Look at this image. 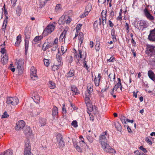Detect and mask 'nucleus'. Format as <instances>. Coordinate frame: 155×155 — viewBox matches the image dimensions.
<instances>
[{
  "label": "nucleus",
  "instance_id": "1",
  "mask_svg": "<svg viewBox=\"0 0 155 155\" xmlns=\"http://www.w3.org/2000/svg\"><path fill=\"white\" fill-rule=\"evenodd\" d=\"M75 51V56L77 60L79 61L80 59L83 62V65L84 67L87 70L88 69V66L87 64V61L85 60L86 56H84L82 55V51L80 50H78L77 52L75 49H74Z\"/></svg>",
  "mask_w": 155,
  "mask_h": 155
},
{
  "label": "nucleus",
  "instance_id": "2",
  "mask_svg": "<svg viewBox=\"0 0 155 155\" xmlns=\"http://www.w3.org/2000/svg\"><path fill=\"white\" fill-rule=\"evenodd\" d=\"M87 90L85 93L84 99L86 101H89L90 97L93 91V87L92 84L89 83L87 85Z\"/></svg>",
  "mask_w": 155,
  "mask_h": 155
},
{
  "label": "nucleus",
  "instance_id": "3",
  "mask_svg": "<svg viewBox=\"0 0 155 155\" xmlns=\"http://www.w3.org/2000/svg\"><path fill=\"white\" fill-rule=\"evenodd\" d=\"M146 52L148 56H151L155 54V46L150 45H147Z\"/></svg>",
  "mask_w": 155,
  "mask_h": 155
},
{
  "label": "nucleus",
  "instance_id": "4",
  "mask_svg": "<svg viewBox=\"0 0 155 155\" xmlns=\"http://www.w3.org/2000/svg\"><path fill=\"white\" fill-rule=\"evenodd\" d=\"M7 103L10 105L15 106L19 102L18 99L16 97H8L7 99Z\"/></svg>",
  "mask_w": 155,
  "mask_h": 155
},
{
  "label": "nucleus",
  "instance_id": "5",
  "mask_svg": "<svg viewBox=\"0 0 155 155\" xmlns=\"http://www.w3.org/2000/svg\"><path fill=\"white\" fill-rule=\"evenodd\" d=\"M85 101L87 109L89 111L92 112L94 114H96L97 112V109L95 106H93L91 104L90 99H89V101Z\"/></svg>",
  "mask_w": 155,
  "mask_h": 155
},
{
  "label": "nucleus",
  "instance_id": "6",
  "mask_svg": "<svg viewBox=\"0 0 155 155\" xmlns=\"http://www.w3.org/2000/svg\"><path fill=\"white\" fill-rule=\"evenodd\" d=\"M108 138V135L107 132L105 131L101 134L99 140L101 145L107 143V139Z\"/></svg>",
  "mask_w": 155,
  "mask_h": 155
},
{
  "label": "nucleus",
  "instance_id": "7",
  "mask_svg": "<svg viewBox=\"0 0 155 155\" xmlns=\"http://www.w3.org/2000/svg\"><path fill=\"white\" fill-rule=\"evenodd\" d=\"M101 145L104 151L113 153H115V150L112 148L107 143Z\"/></svg>",
  "mask_w": 155,
  "mask_h": 155
},
{
  "label": "nucleus",
  "instance_id": "8",
  "mask_svg": "<svg viewBox=\"0 0 155 155\" xmlns=\"http://www.w3.org/2000/svg\"><path fill=\"white\" fill-rule=\"evenodd\" d=\"M56 24L55 22H53L48 25L44 30V32L48 34L51 33L55 28Z\"/></svg>",
  "mask_w": 155,
  "mask_h": 155
},
{
  "label": "nucleus",
  "instance_id": "9",
  "mask_svg": "<svg viewBox=\"0 0 155 155\" xmlns=\"http://www.w3.org/2000/svg\"><path fill=\"white\" fill-rule=\"evenodd\" d=\"M25 125V123L23 120H19L16 123L15 129L17 130H21L24 127Z\"/></svg>",
  "mask_w": 155,
  "mask_h": 155
},
{
  "label": "nucleus",
  "instance_id": "10",
  "mask_svg": "<svg viewBox=\"0 0 155 155\" xmlns=\"http://www.w3.org/2000/svg\"><path fill=\"white\" fill-rule=\"evenodd\" d=\"M31 153V146L30 145V142L29 140H27L25 143L24 154L25 155L30 154Z\"/></svg>",
  "mask_w": 155,
  "mask_h": 155
},
{
  "label": "nucleus",
  "instance_id": "11",
  "mask_svg": "<svg viewBox=\"0 0 155 155\" xmlns=\"http://www.w3.org/2000/svg\"><path fill=\"white\" fill-rule=\"evenodd\" d=\"M16 63L17 64V68L18 72L20 74H21L23 72V61L22 60H18L16 62Z\"/></svg>",
  "mask_w": 155,
  "mask_h": 155
},
{
  "label": "nucleus",
  "instance_id": "12",
  "mask_svg": "<svg viewBox=\"0 0 155 155\" xmlns=\"http://www.w3.org/2000/svg\"><path fill=\"white\" fill-rule=\"evenodd\" d=\"M57 139L59 143V146L60 147H62L64 146V143L62 140V135L58 134L57 136Z\"/></svg>",
  "mask_w": 155,
  "mask_h": 155
},
{
  "label": "nucleus",
  "instance_id": "13",
  "mask_svg": "<svg viewBox=\"0 0 155 155\" xmlns=\"http://www.w3.org/2000/svg\"><path fill=\"white\" fill-rule=\"evenodd\" d=\"M148 38L151 41H155V28L150 31Z\"/></svg>",
  "mask_w": 155,
  "mask_h": 155
},
{
  "label": "nucleus",
  "instance_id": "14",
  "mask_svg": "<svg viewBox=\"0 0 155 155\" xmlns=\"http://www.w3.org/2000/svg\"><path fill=\"white\" fill-rule=\"evenodd\" d=\"M92 8V6L91 4H88L86 7V12H84L81 16V18H83L87 15Z\"/></svg>",
  "mask_w": 155,
  "mask_h": 155
},
{
  "label": "nucleus",
  "instance_id": "15",
  "mask_svg": "<svg viewBox=\"0 0 155 155\" xmlns=\"http://www.w3.org/2000/svg\"><path fill=\"white\" fill-rule=\"evenodd\" d=\"M143 12L145 15L148 20L150 21L154 20V17L150 14L147 8H145Z\"/></svg>",
  "mask_w": 155,
  "mask_h": 155
},
{
  "label": "nucleus",
  "instance_id": "16",
  "mask_svg": "<svg viewBox=\"0 0 155 155\" xmlns=\"http://www.w3.org/2000/svg\"><path fill=\"white\" fill-rule=\"evenodd\" d=\"M107 13V10H103L101 13L102 19V24L103 25H105L106 23Z\"/></svg>",
  "mask_w": 155,
  "mask_h": 155
},
{
  "label": "nucleus",
  "instance_id": "17",
  "mask_svg": "<svg viewBox=\"0 0 155 155\" xmlns=\"http://www.w3.org/2000/svg\"><path fill=\"white\" fill-rule=\"evenodd\" d=\"M101 19L99 18L98 20L95 21L94 24V27L95 31H97L101 28Z\"/></svg>",
  "mask_w": 155,
  "mask_h": 155
},
{
  "label": "nucleus",
  "instance_id": "18",
  "mask_svg": "<svg viewBox=\"0 0 155 155\" xmlns=\"http://www.w3.org/2000/svg\"><path fill=\"white\" fill-rule=\"evenodd\" d=\"M68 30V29L67 28H66L63 31L62 33L60 35V38H59V41L60 42H62L63 41V40L64 39V43H65V35L66 34L67 32V30Z\"/></svg>",
  "mask_w": 155,
  "mask_h": 155
},
{
  "label": "nucleus",
  "instance_id": "19",
  "mask_svg": "<svg viewBox=\"0 0 155 155\" xmlns=\"http://www.w3.org/2000/svg\"><path fill=\"white\" fill-rule=\"evenodd\" d=\"M24 132L25 135L30 136L32 134V130L29 126H27L24 128Z\"/></svg>",
  "mask_w": 155,
  "mask_h": 155
},
{
  "label": "nucleus",
  "instance_id": "20",
  "mask_svg": "<svg viewBox=\"0 0 155 155\" xmlns=\"http://www.w3.org/2000/svg\"><path fill=\"white\" fill-rule=\"evenodd\" d=\"M56 59L58 62V65H61L63 64V61L62 59L61 55L58 52V53L57 54Z\"/></svg>",
  "mask_w": 155,
  "mask_h": 155
},
{
  "label": "nucleus",
  "instance_id": "21",
  "mask_svg": "<svg viewBox=\"0 0 155 155\" xmlns=\"http://www.w3.org/2000/svg\"><path fill=\"white\" fill-rule=\"evenodd\" d=\"M118 83L115 85L114 87L113 88V90H115L116 91H117L118 88H120V90H122V86L121 84V81L120 78H118Z\"/></svg>",
  "mask_w": 155,
  "mask_h": 155
},
{
  "label": "nucleus",
  "instance_id": "22",
  "mask_svg": "<svg viewBox=\"0 0 155 155\" xmlns=\"http://www.w3.org/2000/svg\"><path fill=\"white\" fill-rule=\"evenodd\" d=\"M148 75L149 78L153 81L155 80V74L151 70L148 71Z\"/></svg>",
  "mask_w": 155,
  "mask_h": 155
},
{
  "label": "nucleus",
  "instance_id": "23",
  "mask_svg": "<svg viewBox=\"0 0 155 155\" xmlns=\"http://www.w3.org/2000/svg\"><path fill=\"white\" fill-rule=\"evenodd\" d=\"M13 153L12 150L10 149L0 153V155H12Z\"/></svg>",
  "mask_w": 155,
  "mask_h": 155
},
{
  "label": "nucleus",
  "instance_id": "24",
  "mask_svg": "<svg viewBox=\"0 0 155 155\" xmlns=\"http://www.w3.org/2000/svg\"><path fill=\"white\" fill-rule=\"evenodd\" d=\"M100 78L101 74H98L97 77H95V79H94V82L96 86H99L100 82Z\"/></svg>",
  "mask_w": 155,
  "mask_h": 155
},
{
  "label": "nucleus",
  "instance_id": "25",
  "mask_svg": "<svg viewBox=\"0 0 155 155\" xmlns=\"http://www.w3.org/2000/svg\"><path fill=\"white\" fill-rule=\"evenodd\" d=\"M71 90L73 92L74 94H79V91L77 88L74 85H72L70 88Z\"/></svg>",
  "mask_w": 155,
  "mask_h": 155
},
{
  "label": "nucleus",
  "instance_id": "26",
  "mask_svg": "<svg viewBox=\"0 0 155 155\" xmlns=\"http://www.w3.org/2000/svg\"><path fill=\"white\" fill-rule=\"evenodd\" d=\"M21 41V36L20 35H19L17 37L16 41L15 43V46L16 47L19 46Z\"/></svg>",
  "mask_w": 155,
  "mask_h": 155
},
{
  "label": "nucleus",
  "instance_id": "27",
  "mask_svg": "<svg viewBox=\"0 0 155 155\" xmlns=\"http://www.w3.org/2000/svg\"><path fill=\"white\" fill-rule=\"evenodd\" d=\"M65 15H64L61 16L59 19L58 23L60 25H62L65 23Z\"/></svg>",
  "mask_w": 155,
  "mask_h": 155
},
{
  "label": "nucleus",
  "instance_id": "28",
  "mask_svg": "<svg viewBox=\"0 0 155 155\" xmlns=\"http://www.w3.org/2000/svg\"><path fill=\"white\" fill-rule=\"evenodd\" d=\"M94 134H88L87 135V138L88 140L90 143H92L94 141V138L93 137H92Z\"/></svg>",
  "mask_w": 155,
  "mask_h": 155
},
{
  "label": "nucleus",
  "instance_id": "29",
  "mask_svg": "<svg viewBox=\"0 0 155 155\" xmlns=\"http://www.w3.org/2000/svg\"><path fill=\"white\" fill-rule=\"evenodd\" d=\"M1 61L3 64H6L8 61V55L5 54L4 56H3Z\"/></svg>",
  "mask_w": 155,
  "mask_h": 155
},
{
  "label": "nucleus",
  "instance_id": "30",
  "mask_svg": "<svg viewBox=\"0 0 155 155\" xmlns=\"http://www.w3.org/2000/svg\"><path fill=\"white\" fill-rule=\"evenodd\" d=\"M42 36H36L33 39V41L35 42V43H38L43 38Z\"/></svg>",
  "mask_w": 155,
  "mask_h": 155
},
{
  "label": "nucleus",
  "instance_id": "31",
  "mask_svg": "<svg viewBox=\"0 0 155 155\" xmlns=\"http://www.w3.org/2000/svg\"><path fill=\"white\" fill-rule=\"evenodd\" d=\"M32 99L35 103H39L40 98L38 95L34 96L32 97Z\"/></svg>",
  "mask_w": 155,
  "mask_h": 155
},
{
  "label": "nucleus",
  "instance_id": "32",
  "mask_svg": "<svg viewBox=\"0 0 155 155\" xmlns=\"http://www.w3.org/2000/svg\"><path fill=\"white\" fill-rule=\"evenodd\" d=\"M25 35L27 39H28L30 37V32L27 29H25Z\"/></svg>",
  "mask_w": 155,
  "mask_h": 155
},
{
  "label": "nucleus",
  "instance_id": "33",
  "mask_svg": "<svg viewBox=\"0 0 155 155\" xmlns=\"http://www.w3.org/2000/svg\"><path fill=\"white\" fill-rule=\"evenodd\" d=\"M58 108L54 106L53 108L52 114L53 116H55L58 114Z\"/></svg>",
  "mask_w": 155,
  "mask_h": 155
},
{
  "label": "nucleus",
  "instance_id": "34",
  "mask_svg": "<svg viewBox=\"0 0 155 155\" xmlns=\"http://www.w3.org/2000/svg\"><path fill=\"white\" fill-rule=\"evenodd\" d=\"M55 11L57 12H59L62 10L61 7L59 4H58L55 8Z\"/></svg>",
  "mask_w": 155,
  "mask_h": 155
},
{
  "label": "nucleus",
  "instance_id": "35",
  "mask_svg": "<svg viewBox=\"0 0 155 155\" xmlns=\"http://www.w3.org/2000/svg\"><path fill=\"white\" fill-rule=\"evenodd\" d=\"M61 49L62 55H63L67 51V48L66 46L65 45H62L61 47Z\"/></svg>",
  "mask_w": 155,
  "mask_h": 155
},
{
  "label": "nucleus",
  "instance_id": "36",
  "mask_svg": "<svg viewBox=\"0 0 155 155\" xmlns=\"http://www.w3.org/2000/svg\"><path fill=\"white\" fill-rule=\"evenodd\" d=\"M83 35L82 33H80L78 36V39L80 42V44L81 45L83 42Z\"/></svg>",
  "mask_w": 155,
  "mask_h": 155
},
{
  "label": "nucleus",
  "instance_id": "37",
  "mask_svg": "<svg viewBox=\"0 0 155 155\" xmlns=\"http://www.w3.org/2000/svg\"><path fill=\"white\" fill-rule=\"evenodd\" d=\"M108 76L111 81H114L115 79V74L114 73H110Z\"/></svg>",
  "mask_w": 155,
  "mask_h": 155
},
{
  "label": "nucleus",
  "instance_id": "38",
  "mask_svg": "<svg viewBox=\"0 0 155 155\" xmlns=\"http://www.w3.org/2000/svg\"><path fill=\"white\" fill-rule=\"evenodd\" d=\"M65 23L66 24H69L71 21V19L68 16L65 15Z\"/></svg>",
  "mask_w": 155,
  "mask_h": 155
},
{
  "label": "nucleus",
  "instance_id": "39",
  "mask_svg": "<svg viewBox=\"0 0 155 155\" xmlns=\"http://www.w3.org/2000/svg\"><path fill=\"white\" fill-rule=\"evenodd\" d=\"M73 145L75 148L76 150L78 152H81L82 150L79 146L76 143H73Z\"/></svg>",
  "mask_w": 155,
  "mask_h": 155
},
{
  "label": "nucleus",
  "instance_id": "40",
  "mask_svg": "<svg viewBox=\"0 0 155 155\" xmlns=\"http://www.w3.org/2000/svg\"><path fill=\"white\" fill-rule=\"evenodd\" d=\"M140 26H146L147 25V22L144 20H141L140 21Z\"/></svg>",
  "mask_w": 155,
  "mask_h": 155
},
{
  "label": "nucleus",
  "instance_id": "41",
  "mask_svg": "<svg viewBox=\"0 0 155 155\" xmlns=\"http://www.w3.org/2000/svg\"><path fill=\"white\" fill-rule=\"evenodd\" d=\"M49 86L50 88L54 89L55 87V84L52 81H50L49 83Z\"/></svg>",
  "mask_w": 155,
  "mask_h": 155
},
{
  "label": "nucleus",
  "instance_id": "42",
  "mask_svg": "<svg viewBox=\"0 0 155 155\" xmlns=\"http://www.w3.org/2000/svg\"><path fill=\"white\" fill-rule=\"evenodd\" d=\"M50 47V45L48 44L45 43L43 46V49L44 51H46Z\"/></svg>",
  "mask_w": 155,
  "mask_h": 155
},
{
  "label": "nucleus",
  "instance_id": "43",
  "mask_svg": "<svg viewBox=\"0 0 155 155\" xmlns=\"http://www.w3.org/2000/svg\"><path fill=\"white\" fill-rule=\"evenodd\" d=\"M82 26V25L80 24H78L77 25L76 28V32H77V31H78V30H80L81 29ZM78 35L76 33L75 35L74 38H75Z\"/></svg>",
  "mask_w": 155,
  "mask_h": 155
},
{
  "label": "nucleus",
  "instance_id": "44",
  "mask_svg": "<svg viewBox=\"0 0 155 155\" xmlns=\"http://www.w3.org/2000/svg\"><path fill=\"white\" fill-rule=\"evenodd\" d=\"M46 120L45 119H41L40 121V123L41 126H44L46 124Z\"/></svg>",
  "mask_w": 155,
  "mask_h": 155
},
{
  "label": "nucleus",
  "instance_id": "45",
  "mask_svg": "<svg viewBox=\"0 0 155 155\" xmlns=\"http://www.w3.org/2000/svg\"><path fill=\"white\" fill-rule=\"evenodd\" d=\"M30 74H36V69L33 66L31 68L30 70Z\"/></svg>",
  "mask_w": 155,
  "mask_h": 155
},
{
  "label": "nucleus",
  "instance_id": "46",
  "mask_svg": "<svg viewBox=\"0 0 155 155\" xmlns=\"http://www.w3.org/2000/svg\"><path fill=\"white\" fill-rule=\"evenodd\" d=\"M29 41L27 40L25 41V52H26L28 50V47Z\"/></svg>",
  "mask_w": 155,
  "mask_h": 155
},
{
  "label": "nucleus",
  "instance_id": "47",
  "mask_svg": "<svg viewBox=\"0 0 155 155\" xmlns=\"http://www.w3.org/2000/svg\"><path fill=\"white\" fill-rule=\"evenodd\" d=\"M120 120H121L123 124H126V118L124 116H122L120 118Z\"/></svg>",
  "mask_w": 155,
  "mask_h": 155
},
{
  "label": "nucleus",
  "instance_id": "48",
  "mask_svg": "<svg viewBox=\"0 0 155 155\" xmlns=\"http://www.w3.org/2000/svg\"><path fill=\"white\" fill-rule=\"evenodd\" d=\"M31 78L33 80H35L38 79V77L37 76L36 74H31Z\"/></svg>",
  "mask_w": 155,
  "mask_h": 155
},
{
  "label": "nucleus",
  "instance_id": "49",
  "mask_svg": "<svg viewBox=\"0 0 155 155\" xmlns=\"http://www.w3.org/2000/svg\"><path fill=\"white\" fill-rule=\"evenodd\" d=\"M45 3V2L40 0L39 3V8H42L43 6H44Z\"/></svg>",
  "mask_w": 155,
  "mask_h": 155
},
{
  "label": "nucleus",
  "instance_id": "50",
  "mask_svg": "<svg viewBox=\"0 0 155 155\" xmlns=\"http://www.w3.org/2000/svg\"><path fill=\"white\" fill-rule=\"evenodd\" d=\"M71 125L74 127H77L78 126V122L76 120H74L72 122Z\"/></svg>",
  "mask_w": 155,
  "mask_h": 155
},
{
  "label": "nucleus",
  "instance_id": "51",
  "mask_svg": "<svg viewBox=\"0 0 155 155\" xmlns=\"http://www.w3.org/2000/svg\"><path fill=\"white\" fill-rule=\"evenodd\" d=\"M44 62L45 65L47 67H48L49 65V61L48 59H44Z\"/></svg>",
  "mask_w": 155,
  "mask_h": 155
},
{
  "label": "nucleus",
  "instance_id": "52",
  "mask_svg": "<svg viewBox=\"0 0 155 155\" xmlns=\"http://www.w3.org/2000/svg\"><path fill=\"white\" fill-rule=\"evenodd\" d=\"M21 12V8L19 6H18L17 8V12L18 15H20Z\"/></svg>",
  "mask_w": 155,
  "mask_h": 155
},
{
  "label": "nucleus",
  "instance_id": "53",
  "mask_svg": "<svg viewBox=\"0 0 155 155\" xmlns=\"http://www.w3.org/2000/svg\"><path fill=\"white\" fill-rule=\"evenodd\" d=\"M74 74L73 72L72 71H69L67 74L68 77H70L74 76Z\"/></svg>",
  "mask_w": 155,
  "mask_h": 155
},
{
  "label": "nucleus",
  "instance_id": "54",
  "mask_svg": "<svg viewBox=\"0 0 155 155\" xmlns=\"http://www.w3.org/2000/svg\"><path fill=\"white\" fill-rule=\"evenodd\" d=\"M9 117L8 114L6 112H5L3 115L2 116V118H5L8 117Z\"/></svg>",
  "mask_w": 155,
  "mask_h": 155
},
{
  "label": "nucleus",
  "instance_id": "55",
  "mask_svg": "<svg viewBox=\"0 0 155 155\" xmlns=\"http://www.w3.org/2000/svg\"><path fill=\"white\" fill-rule=\"evenodd\" d=\"M95 48L97 51H99L100 49V45L99 44H97L95 46Z\"/></svg>",
  "mask_w": 155,
  "mask_h": 155
},
{
  "label": "nucleus",
  "instance_id": "56",
  "mask_svg": "<svg viewBox=\"0 0 155 155\" xmlns=\"http://www.w3.org/2000/svg\"><path fill=\"white\" fill-rule=\"evenodd\" d=\"M58 47V45L56 44H53L51 50L52 51H55Z\"/></svg>",
  "mask_w": 155,
  "mask_h": 155
},
{
  "label": "nucleus",
  "instance_id": "57",
  "mask_svg": "<svg viewBox=\"0 0 155 155\" xmlns=\"http://www.w3.org/2000/svg\"><path fill=\"white\" fill-rule=\"evenodd\" d=\"M80 138L81 139V140L80 142H82L83 143V146L86 145L84 141V139L83 138V137L82 136H80Z\"/></svg>",
  "mask_w": 155,
  "mask_h": 155
},
{
  "label": "nucleus",
  "instance_id": "58",
  "mask_svg": "<svg viewBox=\"0 0 155 155\" xmlns=\"http://www.w3.org/2000/svg\"><path fill=\"white\" fill-rule=\"evenodd\" d=\"M63 106V107H62V113L64 114H66V113L67 111L66 110L65 107V105L64 104H63L62 105Z\"/></svg>",
  "mask_w": 155,
  "mask_h": 155
},
{
  "label": "nucleus",
  "instance_id": "59",
  "mask_svg": "<svg viewBox=\"0 0 155 155\" xmlns=\"http://www.w3.org/2000/svg\"><path fill=\"white\" fill-rule=\"evenodd\" d=\"M145 140L149 144L151 145L152 144V141L149 139L148 138H146Z\"/></svg>",
  "mask_w": 155,
  "mask_h": 155
},
{
  "label": "nucleus",
  "instance_id": "60",
  "mask_svg": "<svg viewBox=\"0 0 155 155\" xmlns=\"http://www.w3.org/2000/svg\"><path fill=\"white\" fill-rule=\"evenodd\" d=\"M111 35L112 36V38L113 41L114 42H116V38L115 35H114V33H113V34L112 33L111 34Z\"/></svg>",
  "mask_w": 155,
  "mask_h": 155
},
{
  "label": "nucleus",
  "instance_id": "61",
  "mask_svg": "<svg viewBox=\"0 0 155 155\" xmlns=\"http://www.w3.org/2000/svg\"><path fill=\"white\" fill-rule=\"evenodd\" d=\"M125 27H126V30L127 33L129 31V25L127 23H126Z\"/></svg>",
  "mask_w": 155,
  "mask_h": 155
},
{
  "label": "nucleus",
  "instance_id": "62",
  "mask_svg": "<svg viewBox=\"0 0 155 155\" xmlns=\"http://www.w3.org/2000/svg\"><path fill=\"white\" fill-rule=\"evenodd\" d=\"M135 153L136 154H138L139 155H146L145 154H144L143 153L141 152H140L138 150L135 151Z\"/></svg>",
  "mask_w": 155,
  "mask_h": 155
},
{
  "label": "nucleus",
  "instance_id": "63",
  "mask_svg": "<svg viewBox=\"0 0 155 155\" xmlns=\"http://www.w3.org/2000/svg\"><path fill=\"white\" fill-rule=\"evenodd\" d=\"M140 149L143 151L144 153H146L147 151L145 148H143L142 146H141L140 147Z\"/></svg>",
  "mask_w": 155,
  "mask_h": 155
},
{
  "label": "nucleus",
  "instance_id": "64",
  "mask_svg": "<svg viewBox=\"0 0 155 155\" xmlns=\"http://www.w3.org/2000/svg\"><path fill=\"white\" fill-rule=\"evenodd\" d=\"M3 8L0 10V19H1L3 17Z\"/></svg>",
  "mask_w": 155,
  "mask_h": 155
}]
</instances>
